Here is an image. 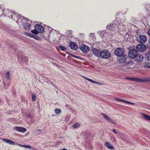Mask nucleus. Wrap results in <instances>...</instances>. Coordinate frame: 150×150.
Instances as JSON below:
<instances>
[{
	"label": "nucleus",
	"instance_id": "nucleus-1",
	"mask_svg": "<svg viewBox=\"0 0 150 150\" xmlns=\"http://www.w3.org/2000/svg\"><path fill=\"white\" fill-rule=\"evenodd\" d=\"M3 13H5V15L9 18H11L14 20H16L17 23L19 25H21V23H23L24 21L26 20V18L20 15L13 13L9 11L8 10L4 9L3 10Z\"/></svg>",
	"mask_w": 150,
	"mask_h": 150
},
{
	"label": "nucleus",
	"instance_id": "nucleus-2",
	"mask_svg": "<svg viewBox=\"0 0 150 150\" xmlns=\"http://www.w3.org/2000/svg\"><path fill=\"white\" fill-rule=\"evenodd\" d=\"M121 25L119 24V22L117 20H115L112 24H109L106 26V28L109 30H114L118 29L121 30V29H123L121 27Z\"/></svg>",
	"mask_w": 150,
	"mask_h": 150
},
{
	"label": "nucleus",
	"instance_id": "nucleus-3",
	"mask_svg": "<svg viewBox=\"0 0 150 150\" xmlns=\"http://www.w3.org/2000/svg\"><path fill=\"white\" fill-rule=\"evenodd\" d=\"M100 56L103 58L107 59L110 57V54L109 51L107 50H105L100 51Z\"/></svg>",
	"mask_w": 150,
	"mask_h": 150
},
{
	"label": "nucleus",
	"instance_id": "nucleus-4",
	"mask_svg": "<svg viewBox=\"0 0 150 150\" xmlns=\"http://www.w3.org/2000/svg\"><path fill=\"white\" fill-rule=\"evenodd\" d=\"M137 51L135 49H131L129 50L128 56L131 58L134 59L137 56Z\"/></svg>",
	"mask_w": 150,
	"mask_h": 150
},
{
	"label": "nucleus",
	"instance_id": "nucleus-5",
	"mask_svg": "<svg viewBox=\"0 0 150 150\" xmlns=\"http://www.w3.org/2000/svg\"><path fill=\"white\" fill-rule=\"evenodd\" d=\"M125 79L128 80L129 81H133L138 82H146L147 81L145 79H142L140 78H133V77H125Z\"/></svg>",
	"mask_w": 150,
	"mask_h": 150
},
{
	"label": "nucleus",
	"instance_id": "nucleus-6",
	"mask_svg": "<svg viewBox=\"0 0 150 150\" xmlns=\"http://www.w3.org/2000/svg\"><path fill=\"white\" fill-rule=\"evenodd\" d=\"M114 53L116 56L119 57L125 54V51L123 48L119 47L115 49Z\"/></svg>",
	"mask_w": 150,
	"mask_h": 150
},
{
	"label": "nucleus",
	"instance_id": "nucleus-7",
	"mask_svg": "<svg viewBox=\"0 0 150 150\" xmlns=\"http://www.w3.org/2000/svg\"><path fill=\"white\" fill-rule=\"evenodd\" d=\"M24 22L25 23L23 24L24 28L26 30H29L31 26L30 23H31V22L30 20L26 18V20L24 21Z\"/></svg>",
	"mask_w": 150,
	"mask_h": 150
},
{
	"label": "nucleus",
	"instance_id": "nucleus-8",
	"mask_svg": "<svg viewBox=\"0 0 150 150\" xmlns=\"http://www.w3.org/2000/svg\"><path fill=\"white\" fill-rule=\"evenodd\" d=\"M137 40L139 42L144 43L147 41V38L145 35H141L137 38Z\"/></svg>",
	"mask_w": 150,
	"mask_h": 150
},
{
	"label": "nucleus",
	"instance_id": "nucleus-9",
	"mask_svg": "<svg viewBox=\"0 0 150 150\" xmlns=\"http://www.w3.org/2000/svg\"><path fill=\"white\" fill-rule=\"evenodd\" d=\"M136 49L139 52H143L146 50V46L144 44H140L136 46Z\"/></svg>",
	"mask_w": 150,
	"mask_h": 150
},
{
	"label": "nucleus",
	"instance_id": "nucleus-10",
	"mask_svg": "<svg viewBox=\"0 0 150 150\" xmlns=\"http://www.w3.org/2000/svg\"><path fill=\"white\" fill-rule=\"evenodd\" d=\"M13 129L17 132L24 133L27 130L26 129L21 127L16 126L13 127Z\"/></svg>",
	"mask_w": 150,
	"mask_h": 150
},
{
	"label": "nucleus",
	"instance_id": "nucleus-11",
	"mask_svg": "<svg viewBox=\"0 0 150 150\" xmlns=\"http://www.w3.org/2000/svg\"><path fill=\"white\" fill-rule=\"evenodd\" d=\"M118 61L121 63H125L127 60V56L125 53L119 57Z\"/></svg>",
	"mask_w": 150,
	"mask_h": 150
},
{
	"label": "nucleus",
	"instance_id": "nucleus-12",
	"mask_svg": "<svg viewBox=\"0 0 150 150\" xmlns=\"http://www.w3.org/2000/svg\"><path fill=\"white\" fill-rule=\"evenodd\" d=\"M101 114L103 116L104 118L105 119L109 121V122L114 124L115 125H116V122L110 118L108 116L103 113H102Z\"/></svg>",
	"mask_w": 150,
	"mask_h": 150
},
{
	"label": "nucleus",
	"instance_id": "nucleus-13",
	"mask_svg": "<svg viewBox=\"0 0 150 150\" xmlns=\"http://www.w3.org/2000/svg\"><path fill=\"white\" fill-rule=\"evenodd\" d=\"M81 50L84 52L86 53L89 50V47L84 45H82L80 47Z\"/></svg>",
	"mask_w": 150,
	"mask_h": 150
},
{
	"label": "nucleus",
	"instance_id": "nucleus-14",
	"mask_svg": "<svg viewBox=\"0 0 150 150\" xmlns=\"http://www.w3.org/2000/svg\"><path fill=\"white\" fill-rule=\"evenodd\" d=\"M134 64V63L132 60H131L129 61H127L126 64H124L123 66V67L125 66L127 68H132V66H133Z\"/></svg>",
	"mask_w": 150,
	"mask_h": 150
},
{
	"label": "nucleus",
	"instance_id": "nucleus-15",
	"mask_svg": "<svg viewBox=\"0 0 150 150\" xmlns=\"http://www.w3.org/2000/svg\"><path fill=\"white\" fill-rule=\"evenodd\" d=\"M35 28L39 32V33L40 32L42 33L44 30L43 26L40 24L36 25L35 26Z\"/></svg>",
	"mask_w": 150,
	"mask_h": 150
},
{
	"label": "nucleus",
	"instance_id": "nucleus-16",
	"mask_svg": "<svg viewBox=\"0 0 150 150\" xmlns=\"http://www.w3.org/2000/svg\"><path fill=\"white\" fill-rule=\"evenodd\" d=\"M70 48L73 50H76L78 47L76 43L73 42H70L69 43Z\"/></svg>",
	"mask_w": 150,
	"mask_h": 150
},
{
	"label": "nucleus",
	"instance_id": "nucleus-17",
	"mask_svg": "<svg viewBox=\"0 0 150 150\" xmlns=\"http://www.w3.org/2000/svg\"><path fill=\"white\" fill-rule=\"evenodd\" d=\"M136 57V61L139 62H141L144 59L143 55L142 54H137V56Z\"/></svg>",
	"mask_w": 150,
	"mask_h": 150
},
{
	"label": "nucleus",
	"instance_id": "nucleus-18",
	"mask_svg": "<svg viewBox=\"0 0 150 150\" xmlns=\"http://www.w3.org/2000/svg\"><path fill=\"white\" fill-rule=\"evenodd\" d=\"M93 54L96 56L99 57L100 56V52L99 50L94 49L93 50Z\"/></svg>",
	"mask_w": 150,
	"mask_h": 150
},
{
	"label": "nucleus",
	"instance_id": "nucleus-19",
	"mask_svg": "<svg viewBox=\"0 0 150 150\" xmlns=\"http://www.w3.org/2000/svg\"><path fill=\"white\" fill-rule=\"evenodd\" d=\"M141 114L144 120L147 121H150V116H149L144 113H141Z\"/></svg>",
	"mask_w": 150,
	"mask_h": 150
},
{
	"label": "nucleus",
	"instance_id": "nucleus-20",
	"mask_svg": "<svg viewBox=\"0 0 150 150\" xmlns=\"http://www.w3.org/2000/svg\"><path fill=\"white\" fill-rule=\"evenodd\" d=\"M2 140L4 142H5L6 143L9 144H10L14 145L15 144V143L13 141L10 139H2Z\"/></svg>",
	"mask_w": 150,
	"mask_h": 150
},
{
	"label": "nucleus",
	"instance_id": "nucleus-21",
	"mask_svg": "<svg viewBox=\"0 0 150 150\" xmlns=\"http://www.w3.org/2000/svg\"><path fill=\"white\" fill-rule=\"evenodd\" d=\"M2 140L4 142H5L6 143L9 144H10L14 145L15 144V143L13 141L10 139H2Z\"/></svg>",
	"mask_w": 150,
	"mask_h": 150
},
{
	"label": "nucleus",
	"instance_id": "nucleus-22",
	"mask_svg": "<svg viewBox=\"0 0 150 150\" xmlns=\"http://www.w3.org/2000/svg\"><path fill=\"white\" fill-rule=\"evenodd\" d=\"M105 146L108 148L110 149H114V146L108 142H106L105 144Z\"/></svg>",
	"mask_w": 150,
	"mask_h": 150
},
{
	"label": "nucleus",
	"instance_id": "nucleus-23",
	"mask_svg": "<svg viewBox=\"0 0 150 150\" xmlns=\"http://www.w3.org/2000/svg\"><path fill=\"white\" fill-rule=\"evenodd\" d=\"M83 77L84 78L86 79L87 81H88L90 82H92V83H95V84H101V83H99L98 82L95 81L90 79H89V78H87L86 77H85L84 76H83Z\"/></svg>",
	"mask_w": 150,
	"mask_h": 150
},
{
	"label": "nucleus",
	"instance_id": "nucleus-24",
	"mask_svg": "<svg viewBox=\"0 0 150 150\" xmlns=\"http://www.w3.org/2000/svg\"><path fill=\"white\" fill-rule=\"evenodd\" d=\"M125 21H126V20H125V18L123 17L122 18H121L120 20V22H121L120 24L119 23V25H122L121 27L123 28V29H124V24L122 23H124L125 22Z\"/></svg>",
	"mask_w": 150,
	"mask_h": 150
},
{
	"label": "nucleus",
	"instance_id": "nucleus-25",
	"mask_svg": "<svg viewBox=\"0 0 150 150\" xmlns=\"http://www.w3.org/2000/svg\"><path fill=\"white\" fill-rule=\"evenodd\" d=\"M98 33H99V34L100 36L102 37L105 36L107 34L106 31L105 30H104L100 32H99Z\"/></svg>",
	"mask_w": 150,
	"mask_h": 150
},
{
	"label": "nucleus",
	"instance_id": "nucleus-26",
	"mask_svg": "<svg viewBox=\"0 0 150 150\" xmlns=\"http://www.w3.org/2000/svg\"><path fill=\"white\" fill-rule=\"evenodd\" d=\"M30 37L33 38L36 40H41V38L39 37V36L36 35H34L32 34H31V36Z\"/></svg>",
	"mask_w": 150,
	"mask_h": 150
},
{
	"label": "nucleus",
	"instance_id": "nucleus-27",
	"mask_svg": "<svg viewBox=\"0 0 150 150\" xmlns=\"http://www.w3.org/2000/svg\"><path fill=\"white\" fill-rule=\"evenodd\" d=\"M144 67L146 68H150V63L149 62H144Z\"/></svg>",
	"mask_w": 150,
	"mask_h": 150
},
{
	"label": "nucleus",
	"instance_id": "nucleus-28",
	"mask_svg": "<svg viewBox=\"0 0 150 150\" xmlns=\"http://www.w3.org/2000/svg\"><path fill=\"white\" fill-rule=\"evenodd\" d=\"M146 59L148 60H150V52H147L146 54Z\"/></svg>",
	"mask_w": 150,
	"mask_h": 150
},
{
	"label": "nucleus",
	"instance_id": "nucleus-29",
	"mask_svg": "<svg viewBox=\"0 0 150 150\" xmlns=\"http://www.w3.org/2000/svg\"><path fill=\"white\" fill-rule=\"evenodd\" d=\"M6 78L7 80L10 79V74L9 71H7L6 74Z\"/></svg>",
	"mask_w": 150,
	"mask_h": 150
},
{
	"label": "nucleus",
	"instance_id": "nucleus-30",
	"mask_svg": "<svg viewBox=\"0 0 150 150\" xmlns=\"http://www.w3.org/2000/svg\"><path fill=\"white\" fill-rule=\"evenodd\" d=\"M54 112L56 114L60 113L61 112V111L59 109L56 108L54 110Z\"/></svg>",
	"mask_w": 150,
	"mask_h": 150
},
{
	"label": "nucleus",
	"instance_id": "nucleus-31",
	"mask_svg": "<svg viewBox=\"0 0 150 150\" xmlns=\"http://www.w3.org/2000/svg\"><path fill=\"white\" fill-rule=\"evenodd\" d=\"M31 32L33 33L35 35H37L39 33V32H38V31L36 29H35L31 30Z\"/></svg>",
	"mask_w": 150,
	"mask_h": 150
},
{
	"label": "nucleus",
	"instance_id": "nucleus-32",
	"mask_svg": "<svg viewBox=\"0 0 150 150\" xmlns=\"http://www.w3.org/2000/svg\"><path fill=\"white\" fill-rule=\"evenodd\" d=\"M114 99H115V100H117L118 101H120V102H122L125 103V100H123V99H119V98H115Z\"/></svg>",
	"mask_w": 150,
	"mask_h": 150
},
{
	"label": "nucleus",
	"instance_id": "nucleus-33",
	"mask_svg": "<svg viewBox=\"0 0 150 150\" xmlns=\"http://www.w3.org/2000/svg\"><path fill=\"white\" fill-rule=\"evenodd\" d=\"M80 126V124L79 123H75L73 126L74 128H76L79 127Z\"/></svg>",
	"mask_w": 150,
	"mask_h": 150
},
{
	"label": "nucleus",
	"instance_id": "nucleus-34",
	"mask_svg": "<svg viewBox=\"0 0 150 150\" xmlns=\"http://www.w3.org/2000/svg\"><path fill=\"white\" fill-rule=\"evenodd\" d=\"M59 49L62 51H64L66 49V48H65L64 47L62 46H59Z\"/></svg>",
	"mask_w": 150,
	"mask_h": 150
},
{
	"label": "nucleus",
	"instance_id": "nucleus-35",
	"mask_svg": "<svg viewBox=\"0 0 150 150\" xmlns=\"http://www.w3.org/2000/svg\"><path fill=\"white\" fill-rule=\"evenodd\" d=\"M24 34L25 35H26V36H28L30 37V36H31V33H28L27 32H24Z\"/></svg>",
	"mask_w": 150,
	"mask_h": 150
},
{
	"label": "nucleus",
	"instance_id": "nucleus-36",
	"mask_svg": "<svg viewBox=\"0 0 150 150\" xmlns=\"http://www.w3.org/2000/svg\"><path fill=\"white\" fill-rule=\"evenodd\" d=\"M26 148L30 149L31 148V147L30 146L28 145H24V147Z\"/></svg>",
	"mask_w": 150,
	"mask_h": 150
},
{
	"label": "nucleus",
	"instance_id": "nucleus-37",
	"mask_svg": "<svg viewBox=\"0 0 150 150\" xmlns=\"http://www.w3.org/2000/svg\"><path fill=\"white\" fill-rule=\"evenodd\" d=\"M36 96L34 94H33L32 96V99L34 101L36 98Z\"/></svg>",
	"mask_w": 150,
	"mask_h": 150
},
{
	"label": "nucleus",
	"instance_id": "nucleus-38",
	"mask_svg": "<svg viewBox=\"0 0 150 150\" xmlns=\"http://www.w3.org/2000/svg\"><path fill=\"white\" fill-rule=\"evenodd\" d=\"M125 103H128V104H131V105H134V103H132V102H129L127 101H126V100H125Z\"/></svg>",
	"mask_w": 150,
	"mask_h": 150
},
{
	"label": "nucleus",
	"instance_id": "nucleus-39",
	"mask_svg": "<svg viewBox=\"0 0 150 150\" xmlns=\"http://www.w3.org/2000/svg\"><path fill=\"white\" fill-rule=\"evenodd\" d=\"M125 103H128V104H131V105H134V103H132V102H129L127 101H126V100H125Z\"/></svg>",
	"mask_w": 150,
	"mask_h": 150
},
{
	"label": "nucleus",
	"instance_id": "nucleus-40",
	"mask_svg": "<svg viewBox=\"0 0 150 150\" xmlns=\"http://www.w3.org/2000/svg\"><path fill=\"white\" fill-rule=\"evenodd\" d=\"M112 131L113 132H114L116 134H117V132L116 131V130L115 129H113L112 130Z\"/></svg>",
	"mask_w": 150,
	"mask_h": 150
},
{
	"label": "nucleus",
	"instance_id": "nucleus-41",
	"mask_svg": "<svg viewBox=\"0 0 150 150\" xmlns=\"http://www.w3.org/2000/svg\"><path fill=\"white\" fill-rule=\"evenodd\" d=\"M148 34L150 36V28H149L148 30Z\"/></svg>",
	"mask_w": 150,
	"mask_h": 150
},
{
	"label": "nucleus",
	"instance_id": "nucleus-42",
	"mask_svg": "<svg viewBox=\"0 0 150 150\" xmlns=\"http://www.w3.org/2000/svg\"><path fill=\"white\" fill-rule=\"evenodd\" d=\"M71 55H72L74 57H75V58H79V57L78 56H75L73 54H71Z\"/></svg>",
	"mask_w": 150,
	"mask_h": 150
},
{
	"label": "nucleus",
	"instance_id": "nucleus-43",
	"mask_svg": "<svg viewBox=\"0 0 150 150\" xmlns=\"http://www.w3.org/2000/svg\"><path fill=\"white\" fill-rule=\"evenodd\" d=\"M66 107L67 108H68V109H69L70 108V107L69 105H66Z\"/></svg>",
	"mask_w": 150,
	"mask_h": 150
},
{
	"label": "nucleus",
	"instance_id": "nucleus-44",
	"mask_svg": "<svg viewBox=\"0 0 150 150\" xmlns=\"http://www.w3.org/2000/svg\"><path fill=\"white\" fill-rule=\"evenodd\" d=\"M19 146H20L24 147V145H21V144H19Z\"/></svg>",
	"mask_w": 150,
	"mask_h": 150
},
{
	"label": "nucleus",
	"instance_id": "nucleus-45",
	"mask_svg": "<svg viewBox=\"0 0 150 150\" xmlns=\"http://www.w3.org/2000/svg\"><path fill=\"white\" fill-rule=\"evenodd\" d=\"M62 150H67L66 149H62Z\"/></svg>",
	"mask_w": 150,
	"mask_h": 150
},
{
	"label": "nucleus",
	"instance_id": "nucleus-46",
	"mask_svg": "<svg viewBox=\"0 0 150 150\" xmlns=\"http://www.w3.org/2000/svg\"><path fill=\"white\" fill-rule=\"evenodd\" d=\"M149 44L150 45V39L149 40Z\"/></svg>",
	"mask_w": 150,
	"mask_h": 150
},
{
	"label": "nucleus",
	"instance_id": "nucleus-47",
	"mask_svg": "<svg viewBox=\"0 0 150 150\" xmlns=\"http://www.w3.org/2000/svg\"><path fill=\"white\" fill-rule=\"evenodd\" d=\"M40 131H41L40 130H37V131L38 132H39Z\"/></svg>",
	"mask_w": 150,
	"mask_h": 150
},
{
	"label": "nucleus",
	"instance_id": "nucleus-48",
	"mask_svg": "<svg viewBox=\"0 0 150 150\" xmlns=\"http://www.w3.org/2000/svg\"><path fill=\"white\" fill-rule=\"evenodd\" d=\"M32 149H34V150H36L35 149H33V148H32Z\"/></svg>",
	"mask_w": 150,
	"mask_h": 150
}]
</instances>
